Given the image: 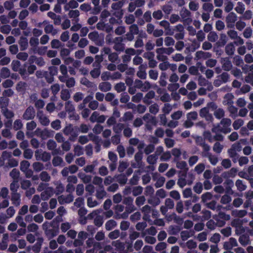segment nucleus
Listing matches in <instances>:
<instances>
[{
    "instance_id": "1",
    "label": "nucleus",
    "mask_w": 253,
    "mask_h": 253,
    "mask_svg": "<svg viewBox=\"0 0 253 253\" xmlns=\"http://www.w3.org/2000/svg\"><path fill=\"white\" fill-rule=\"evenodd\" d=\"M59 217L58 219V217H56L50 223L45 222L42 224L45 234L49 239L53 238L59 233Z\"/></svg>"
},
{
    "instance_id": "2",
    "label": "nucleus",
    "mask_w": 253,
    "mask_h": 253,
    "mask_svg": "<svg viewBox=\"0 0 253 253\" xmlns=\"http://www.w3.org/2000/svg\"><path fill=\"white\" fill-rule=\"evenodd\" d=\"M36 111L34 107L30 106L27 108L23 114L22 118L25 120H30L34 119L35 117Z\"/></svg>"
},
{
    "instance_id": "3",
    "label": "nucleus",
    "mask_w": 253,
    "mask_h": 253,
    "mask_svg": "<svg viewBox=\"0 0 253 253\" xmlns=\"http://www.w3.org/2000/svg\"><path fill=\"white\" fill-rule=\"evenodd\" d=\"M237 15L233 12H230L226 17V22L228 28H233L234 27V23L237 20Z\"/></svg>"
},
{
    "instance_id": "4",
    "label": "nucleus",
    "mask_w": 253,
    "mask_h": 253,
    "mask_svg": "<svg viewBox=\"0 0 253 253\" xmlns=\"http://www.w3.org/2000/svg\"><path fill=\"white\" fill-rule=\"evenodd\" d=\"M37 117L39 119V122L42 126H47L49 125L50 121L46 116L44 115L42 111H38Z\"/></svg>"
},
{
    "instance_id": "5",
    "label": "nucleus",
    "mask_w": 253,
    "mask_h": 253,
    "mask_svg": "<svg viewBox=\"0 0 253 253\" xmlns=\"http://www.w3.org/2000/svg\"><path fill=\"white\" fill-rule=\"evenodd\" d=\"M211 131L214 133L220 132L226 134L229 133L231 131V129L229 126H223V127H221L219 125H217V126L212 128Z\"/></svg>"
},
{
    "instance_id": "6",
    "label": "nucleus",
    "mask_w": 253,
    "mask_h": 253,
    "mask_svg": "<svg viewBox=\"0 0 253 253\" xmlns=\"http://www.w3.org/2000/svg\"><path fill=\"white\" fill-rule=\"evenodd\" d=\"M53 188L52 187H48L41 193V198L43 201H46L53 195Z\"/></svg>"
},
{
    "instance_id": "7",
    "label": "nucleus",
    "mask_w": 253,
    "mask_h": 253,
    "mask_svg": "<svg viewBox=\"0 0 253 253\" xmlns=\"http://www.w3.org/2000/svg\"><path fill=\"white\" fill-rule=\"evenodd\" d=\"M222 63V68L224 71H229L232 67V65L231 61L229 60L228 57L222 58L221 59Z\"/></svg>"
},
{
    "instance_id": "8",
    "label": "nucleus",
    "mask_w": 253,
    "mask_h": 253,
    "mask_svg": "<svg viewBox=\"0 0 253 253\" xmlns=\"http://www.w3.org/2000/svg\"><path fill=\"white\" fill-rule=\"evenodd\" d=\"M237 171L238 170L236 168H232L230 169L229 171L223 172L221 174V176L224 178L234 177L236 176Z\"/></svg>"
},
{
    "instance_id": "9",
    "label": "nucleus",
    "mask_w": 253,
    "mask_h": 253,
    "mask_svg": "<svg viewBox=\"0 0 253 253\" xmlns=\"http://www.w3.org/2000/svg\"><path fill=\"white\" fill-rule=\"evenodd\" d=\"M43 242V239L42 237H39L37 238L36 243L32 247V250L34 252L39 253L41 251Z\"/></svg>"
},
{
    "instance_id": "10",
    "label": "nucleus",
    "mask_w": 253,
    "mask_h": 253,
    "mask_svg": "<svg viewBox=\"0 0 253 253\" xmlns=\"http://www.w3.org/2000/svg\"><path fill=\"white\" fill-rule=\"evenodd\" d=\"M99 89L103 92H107L111 89V84L108 82H102L99 84Z\"/></svg>"
},
{
    "instance_id": "11",
    "label": "nucleus",
    "mask_w": 253,
    "mask_h": 253,
    "mask_svg": "<svg viewBox=\"0 0 253 253\" xmlns=\"http://www.w3.org/2000/svg\"><path fill=\"white\" fill-rule=\"evenodd\" d=\"M176 162V168L182 169L184 171V174H183V176H186V173L188 170V168H187V165L185 161H178Z\"/></svg>"
},
{
    "instance_id": "12",
    "label": "nucleus",
    "mask_w": 253,
    "mask_h": 253,
    "mask_svg": "<svg viewBox=\"0 0 253 253\" xmlns=\"http://www.w3.org/2000/svg\"><path fill=\"white\" fill-rule=\"evenodd\" d=\"M20 50L24 51L26 50L28 46V41L27 38L21 37L19 41Z\"/></svg>"
},
{
    "instance_id": "13",
    "label": "nucleus",
    "mask_w": 253,
    "mask_h": 253,
    "mask_svg": "<svg viewBox=\"0 0 253 253\" xmlns=\"http://www.w3.org/2000/svg\"><path fill=\"white\" fill-rule=\"evenodd\" d=\"M11 200L12 204L15 206H18L20 203V195L18 193H11Z\"/></svg>"
},
{
    "instance_id": "14",
    "label": "nucleus",
    "mask_w": 253,
    "mask_h": 253,
    "mask_svg": "<svg viewBox=\"0 0 253 253\" xmlns=\"http://www.w3.org/2000/svg\"><path fill=\"white\" fill-rule=\"evenodd\" d=\"M155 96V93L153 90H150L146 93L143 102L147 104H150L151 101H149V99H151L154 98Z\"/></svg>"
},
{
    "instance_id": "15",
    "label": "nucleus",
    "mask_w": 253,
    "mask_h": 253,
    "mask_svg": "<svg viewBox=\"0 0 253 253\" xmlns=\"http://www.w3.org/2000/svg\"><path fill=\"white\" fill-rule=\"evenodd\" d=\"M235 50V46L232 42L227 44L225 48L226 53L229 55L232 56L234 54Z\"/></svg>"
},
{
    "instance_id": "16",
    "label": "nucleus",
    "mask_w": 253,
    "mask_h": 253,
    "mask_svg": "<svg viewBox=\"0 0 253 253\" xmlns=\"http://www.w3.org/2000/svg\"><path fill=\"white\" fill-rule=\"evenodd\" d=\"M227 42V37L224 34H222L220 35L219 40L215 43V45L217 46L223 47Z\"/></svg>"
},
{
    "instance_id": "17",
    "label": "nucleus",
    "mask_w": 253,
    "mask_h": 253,
    "mask_svg": "<svg viewBox=\"0 0 253 253\" xmlns=\"http://www.w3.org/2000/svg\"><path fill=\"white\" fill-rule=\"evenodd\" d=\"M235 185L237 187V190L240 192H242L245 190L247 188V186L244 184L243 181L241 179H238L235 182Z\"/></svg>"
},
{
    "instance_id": "18",
    "label": "nucleus",
    "mask_w": 253,
    "mask_h": 253,
    "mask_svg": "<svg viewBox=\"0 0 253 253\" xmlns=\"http://www.w3.org/2000/svg\"><path fill=\"white\" fill-rule=\"evenodd\" d=\"M117 226V222L113 219L107 221L105 223V228L107 231H110Z\"/></svg>"
},
{
    "instance_id": "19",
    "label": "nucleus",
    "mask_w": 253,
    "mask_h": 253,
    "mask_svg": "<svg viewBox=\"0 0 253 253\" xmlns=\"http://www.w3.org/2000/svg\"><path fill=\"white\" fill-rule=\"evenodd\" d=\"M126 0H119V1L113 3L111 8L115 10L122 9V7L124 6Z\"/></svg>"
},
{
    "instance_id": "20",
    "label": "nucleus",
    "mask_w": 253,
    "mask_h": 253,
    "mask_svg": "<svg viewBox=\"0 0 253 253\" xmlns=\"http://www.w3.org/2000/svg\"><path fill=\"white\" fill-rule=\"evenodd\" d=\"M239 242L243 246H246L250 243L249 237L246 235H242L239 238Z\"/></svg>"
},
{
    "instance_id": "21",
    "label": "nucleus",
    "mask_w": 253,
    "mask_h": 253,
    "mask_svg": "<svg viewBox=\"0 0 253 253\" xmlns=\"http://www.w3.org/2000/svg\"><path fill=\"white\" fill-rule=\"evenodd\" d=\"M26 83L24 82H19L16 85V90L18 92H24L26 90Z\"/></svg>"
},
{
    "instance_id": "22",
    "label": "nucleus",
    "mask_w": 253,
    "mask_h": 253,
    "mask_svg": "<svg viewBox=\"0 0 253 253\" xmlns=\"http://www.w3.org/2000/svg\"><path fill=\"white\" fill-rule=\"evenodd\" d=\"M0 76L3 79L8 78L10 76L9 69L7 67H2L0 70Z\"/></svg>"
},
{
    "instance_id": "23",
    "label": "nucleus",
    "mask_w": 253,
    "mask_h": 253,
    "mask_svg": "<svg viewBox=\"0 0 253 253\" xmlns=\"http://www.w3.org/2000/svg\"><path fill=\"white\" fill-rule=\"evenodd\" d=\"M9 99L6 97H0V108H6L8 105Z\"/></svg>"
},
{
    "instance_id": "24",
    "label": "nucleus",
    "mask_w": 253,
    "mask_h": 253,
    "mask_svg": "<svg viewBox=\"0 0 253 253\" xmlns=\"http://www.w3.org/2000/svg\"><path fill=\"white\" fill-rule=\"evenodd\" d=\"M61 98L64 101H67L70 98V93L67 89L62 90L60 95Z\"/></svg>"
},
{
    "instance_id": "25",
    "label": "nucleus",
    "mask_w": 253,
    "mask_h": 253,
    "mask_svg": "<svg viewBox=\"0 0 253 253\" xmlns=\"http://www.w3.org/2000/svg\"><path fill=\"white\" fill-rule=\"evenodd\" d=\"M65 108L68 113H73L75 111V107L71 101H67L65 103Z\"/></svg>"
},
{
    "instance_id": "26",
    "label": "nucleus",
    "mask_w": 253,
    "mask_h": 253,
    "mask_svg": "<svg viewBox=\"0 0 253 253\" xmlns=\"http://www.w3.org/2000/svg\"><path fill=\"white\" fill-rule=\"evenodd\" d=\"M124 128V125L122 123L116 124L114 126L113 131L116 134H120Z\"/></svg>"
},
{
    "instance_id": "27",
    "label": "nucleus",
    "mask_w": 253,
    "mask_h": 253,
    "mask_svg": "<svg viewBox=\"0 0 253 253\" xmlns=\"http://www.w3.org/2000/svg\"><path fill=\"white\" fill-rule=\"evenodd\" d=\"M126 89V86H125V84L123 82L118 83L115 85V89L118 93L124 91Z\"/></svg>"
},
{
    "instance_id": "28",
    "label": "nucleus",
    "mask_w": 253,
    "mask_h": 253,
    "mask_svg": "<svg viewBox=\"0 0 253 253\" xmlns=\"http://www.w3.org/2000/svg\"><path fill=\"white\" fill-rule=\"evenodd\" d=\"M139 236L140 233L136 231H133L132 233H130L129 234V238L131 242L129 246H128V248L131 247L133 241L135 240L137 238H138Z\"/></svg>"
},
{
    "instance_id": "29",
    "label": "nucleus",
    "mask_w": 253,
    "mask_h": 253,
    "mask_svg": "<svg viewBox=\"0 0 253 253\" xmlns=\"http://www.w3.org/2000/svg\"><path fill=\"white\" fill-rule=\"evenodd\" d=\"M52 165L54 167L60 166L63 162L62 158L59 156L54 157L52 159Z\"/></svg>"
},
{
    "instance_id": "30",
    "label": "nucleus",
    "mask_w": 253,
    "mask_h": 253,
    "mask_svg": "<svg viewBox=\"0 0 253 253\" xmlns=\"http://www.w3.org/2000/svg\"><path fill=\"white\" fill-rule=\"evenodd\" d=\"M117 181L122 185H125L127 180L126 176L123 174H119L117 176Z\"/></svg>"
},
{
    "instance_id": "31",
    "label": "nucleus",
    "mask_w": 253,
    "mask_h": 253,
    "mask_svg": "<svg viewBox=\"0 0 253 253\" xmlns=\"http://www.w3.org/2000/svg\"><path fill=\"white\" fill-rule=\"evenodd\" d=\"M40 177L41 180L44 182H48L50 179V175L45 171H43L40 173Z\"/></svg>"
},
{
    "instance_id": "32",
    "label": "nucleus",
    "mask_w": 253,
    "mask_h": 253,
    "mask_svg": "<svg viewBox=\"0 0 253 253\" xmlns=\"http://www.w3.org/2000/svg\"><path fill=\"white\" fill-rule=\"evenodd\" d=\"M224 111L222 108L217 109L214 113V115L215 116V118L217 119H221L222 117H224Z\"/></svg>"
},
{
    "instance_id": "33",
    "label": "nucleus",
    "mask_w": 253,
    "mask_h": 253,
    "mask_svg": "<svg viewBox=\"0 0 253 253\" xmlns=\"http://www.w3.org/2000/svg\"><path fill=\"white\" fill-rule=\"evenodd\" d=\"M148 202L153 207H156L160 204V200L158 197H153L148 200Z\"/></svg>"
},
{
    "instance_id": "34",
    "label": "nucleus",
    "mask_w": 253,
    "mask_h": 253,
    "mask_svg": "<svg viewBox=\"0 0 253 253\" xmlns=\"http://www.w3.org/2000/svg\"><path fill=\"white\" fill-rule=\"evenodd\" d=\"M244 124V121L242 119H239L235 120L233 123V127L235 130H238Z\"/></svg>"
},
{
    "instance_id": "35",
    "label": "nucleus",
    "mask_w": 253,
    "mask_h": 253,
    "mask_svg": "<svg viewBox=\"0 0 253 253\" xmlns=\"http://www.w3.org/2000/svg\"><path fill=\"white\" fill-rule=\"evenodd\" d=\"M88 38L93 42H97L99 38V34L97 31L90 32L88 35Z\"/></svg>"
},
{
    "instance_id": "36",
    "label": "nucleus",
    "mask_w": 253,
    "mask_h": 253,
    "mask_svg": "<svg viewBox=\"0 0 253 253\" xmlns=\"http://www.w3.org/2000/svg\"><path fill=\"white\" fill-rule=\"evenodd\" d=\"M79 131V128L77 126H75V130L70 134L69 140L71 141H75L78 135Z\"/></svg>"
},
{
    "instance_id": "37",
    "label": "nucleus",
    "mask_w": 253,
    "mask_h": 253,
    "mask_svg": "<svg viewBox=\"0 0 253 253\" xmlns=\"http://www.w3.org/2000/svg\"><path fill=\"white\" fill-rule=\"evenodd\" d=\"M171 153L172 155L175 157L174 160V161H177L181 155V152L180 150L176 148L172 149Z\"/></svg>"
},
{
    "instance_id": "38",
    "label": "nucleus",
    "mask_w": 253,
    "mask_h": 253,
    "mask_svg": "<svg viewBox=\"0 0 253 253\" xmlns=\"http://www.w3.org/2000/svg\"><path fill=\"white\" fill-rule=\"evenodd\" d=\"M200 46V43L197 41L196 40H194L191 43V45L189 47V50L194 52L197 49L199 48Z\"/></svg>"
},
{
    "instance_id": "39",
    "label": "nucleus",
    "mask_w": 253,
    "mask_h": 253,
    "mask_svg": "<svg viewBox=\"0 0 253 253\" xmlns=\"http://www.w3.org/2000/svg\"><path fill=\"white\" fill-rule=\"evenodd\" d=\"M34 170L36 172H39L44 169L43 165L40 162H35L33 164Z\"/></svg>"
},
{
    "instance_id": "40",
    "label": "nucleus",
    "mask_w": 253,
    "mask_h": 253,
    "mask_svg": "<svg viewBox=\"0 0 253 253\" xmlns=\"http://www.w3.org/2000/svg\"><path fill=\"white\" fill-rule=\"evenodd\" d=\"M158 157L157 155L152 154L148 156L147 158V162L151 165H154L156 163Z\"/></svg>"
},
{
    "instance_id": "41",
    "label": "nucleus",
    "mask_w": 253,
    "mask_h": 253,
    "mask_svg": "<svg viewBox=\"0 0 253 253\" xmlns=\"http://www.w3.org/2000/svg\"><path fill=\"white\" fill-rule=\"evenodd\" d=\"M19 185L17 181H13L10 185V189L11 193H17Z\"/></svg>"
},
{
    "instance_id": "42",
    "label": "nucleus",
    "mask_w": 253,
    "mask_h": 253,
    "mask_svg": "<svg viewBox=\"0 0 253 253\" xmlns=\"http://www.w3.org/2000/svg\"><path fill=\"white\" fill-rule=\"evenodd\" d=\"M218 39V36L215 32H210L208 35V40L211 42H215Z\"/></svg>"
},
{
    "instance_id": "43",
    "label": "nucleus",
    "mask_w": 253,
    "mask_h": 253,
    "mask_svg": "<svg viewBox=\"0 0 253 253\" xmlns=\"http://www.w3.org/2000/svg\"><path fill=\"white\" fill-rule=\"evenodd\" d=\"M3 115L6 118L9 119H11L14 115V113L12 111L8 109L7 108L3 110Z\"/></svg>"
},
{
    "instance_id": "44",
    "label": "nucleus",
    "mask_w": 253,
    "mask_h": 253,
    "mask_svg": "<svg viewBox=\"0 0 253 253\" xmlns=\"http://www.w3.org/2000/svg\"><path fill=\"white\" fill-rule=\"evenodd\" d=\"M245 9V5L242 2H238L237 6L235 7V10L239 14H242Z\"/></svg>"
},
{
    "instance_id": "45",
    "label": "nucleus",
    "mask_w": 253,
    "mask_h": 253,
    "mask_svg": "<svg viewBox=\"0 0 253 253\" xmlns=\"http://www.w3.org/2000/svg\"><path fill=\"white\" fill-rule=\"evenodd\" d=\"M199 145L202 147L204 152H206L207 154L204 155L205 156H207L208 153H210L209 151L210 150V146L205 141H203L199 144Z\"/></svg>"
},
{
    "instance_id": "46",
    "label": "nucleus",
    "mask_w": 253,
    "mask_h": 253,
    "mask_svg": "<svg viewBox=\"0 0 253 253\" xmlns=\"http://www.w3.org/2000/svg\"><path fill=\"white\" fill-rule=\"evenodd\" d=\"M143 191V188L141 186H135L133 188L132 195L134 196H137L140 195Z\"/></svg>"
},
{
    "instance_id": "47",
    "label": "nucleus",
    "mask_w": 253,
    "mask_h": 253,
    "mask_svg": "<svg viewBox=\"0 0 253 253\" xmlns=\"http://www.w3.org/2000/svg\"><path fill=\"white\" fill-rule=\"evenodd\" d=\"M30 163L26 160H23L20 163V170L24 171L29 169L30 167Z\"/></svg>"
},
{
    "instance_id": "48",
    "label": "nucleus",
    "mask_w": 253,
    "mask_h": 253,
    "mask_svg": "<svg viewBox=\"0 0 253 253\" xmlns=\"http://www.w3.org/2000/svg\"><path fill=\"white\" fill-rule=\"evenodd\" d=\"M113 245L116 248V249L119 251H124L125 249V245L123 243L118 240L116 242H114Z\"/></svg>"
},
{
    "instance_id": "49",
    "label": "nucleus",
    "mask_w": 253,
    "mask_h": 253,
    "mask_svg": "<svg viewBox=\"0 0 253 253\" xmlns=\"http://www.w3.org/2000/svg\"><path fill=\"white\" fill-rule=\"evenodd\" d=\"M234 95L232 93H227L224 96V99L227 101L226 104L228 105H231L233 104V99Z\"/></svg>"
},
{
    "instance_id": "50",
    "label": "nucleus",
    "mask_w": 253,
    "mask_h": 253,
    "mask_svg": "<svg viewBox=\"0 0 253 253\" xmlns=\"http://www.w3.org/2000/svg\"><path fill=\"white\" fill-rule=\"evenodd\" d=\"M159 110V106L157 103H154L149 107V112L154 115H156Z\"/></svg>"
},
{
    "instance_id": "51",
    "label": "nucleus",
    "mask_w": 253,
    "mask_h": 253,
    "mask_svg": "<svg viewBox=\"0 0 253 253\" xmlns=\"http://www.w3.org/2000/svg\"><path fill=\"white\" fill-rule=\"evenodd\" d=\"M33 155V152L31 149H26L24 151L23 156L25 159H31Z\"/></svg>"
},
{
    "instance_id": "52",
    "label": "nucleus",
    "mask_w": 253,
    "mask_h": 253,
    "mask_svg": "<svg viewBox=\"0 0 253 253\" xmlns=\"http://www.w3.org/2000/svg\"><path fill=\"white\" fill-rule=\"evenodd\" d=\"M193 190L195 192H196L197 194H200L202 190H203V185L202 184L198 182L196 183L195 186L193 187Z\"/></svg>"
},
{
    "instance_id": "53",
    "label": "nucleus",
    "mask_w": 253,
    "mask_h": 253,
    "mask_svg": "<svg viewBox=\"0 0 253 253\" xmlns=\"http://www.w3.org/2000/svg\"><path fill=\"white\" fill-rule=\"evenodd\" d=\"M231 197L227 194H225L222 196L220 202L222 204H227L229 203L231 201Z\"/></svg>"
},
{
    "instance_id": "54",
    "label": "nucleus",
    "mask_w": 253,
    "mask_h": 253,
    "mask_svg": "<svg viewBox=\"0 0 253 253\" xmlns=\"http://www.w3.org/2000/svg\"><path fill=\"white\" fill-rule=\"evenodd\" d=\"M16 57L20 60L25 61L28 59V54L26 52H20L17 53Z\"/></svg>"
},
{
    "instance_id": "55",
    "label": "nucleus",
    "mask_w": 253,
    "mask_h": 253,
    "mask_svg": "<svg viewBox=\"0 0 253 253\" xmlns=\"http://www.w3.org/2000/svg\"><path fill=\"white\" fill-rule=\"evenodd\" d=\"M75 130V126L73 127L72 125L70 124L69 126H66L64 129V133L65 135H68L70 134L73 131Z\"/></svg>"
},
{
    "instance_id": "56",
    "label": "nucleus",
    "mask_w": 253,
    "mask_h": 253,
    "mask_svg": "<svg viewBox=\"0 0 253 253\" xmlns=\"http://www.w3.org/2000/svg\"><path fill=\"white\" fill-rule=\"evenodd\" d=\"M223 149V146L219 142H216L214 144L213 150L216 153H220Z\"/></svg>"
},
{
    "instance_id": "57",
    "label": "nucleus",
    "mask_w": 253,
    "mask_h": 253,
    "mask_svg": "<svg viewBox=\"0 0 253 253\" xmlns=\"http://www.w3.org/2000/svg\"><path fill=\"white\" fill-rule=\"evenodd\" d=\"M43 77L45 78L46 82L49 83H52L54 81V77L52 75L49 74L47 71L43 73Z\"/></svg>"
},
{
    "instance_id": "58",
    "label": "nucleus",
    "mask_w": 253,
    "mask_h": 253,
    "mask_svg": "<svg viewBox=\"0 0 253 253\" xmlns=\"http://www.w3.org/2000/svg\"><path fill=\"white\" fill-rule=\"evenodd\" d=\"M32 184L29 180H23L21 182V187L22 189L26 190L30 188Z\"/></svg>"
},
{
    "instance_id": "59",
    "label": "nucleus",
    "mask_w": 253,
    "mask_h": 253,
    "mask_svg": "<svg viewBox=\"0 0 253 253\" xmlns=\"http://www.w3.org/2000/svg\"><path fill=\"white\" fill-rule=\"evenodd\" d=\"M220 232L225 237H228L231 235V228L230 227H227L225 228L222 229Z\"/></svg>"
},
{
    "instance_id": "60",
    "label": "nucleus",
    "mask_w": 253,
    "mask_h": 253,
    "mask_svg": "<svg viewBox=\"0 0 253 253\" xmlns=\"http://www.w3.org/2000/svg\"><path fill=\"white\" fill-rule=\"evenodd\" d=\"M120 234V232L119 230H115L109 234L108 237L111 239H116L119 237Z\"/></svg>"
},
{
    "instance_id": "61",
    "label": "nucleus",
    "mask_w": 253,
    "mask_h": 253,
    "mask_svg": "<svg viewBox=\"0 0 253 253\" xmlns=\"http://www.w3.org/2000/svg\"><path fill=\"white\" fill-rule=\"evenodd\" d=\"M221 236L219 233H214L211 238L210 241L214 243H218L220 240Z\"/></svg>"
},
{
    "instance_id": "62",
    "label": "nucleus",
    "mask_w": 253,
    "mask_h": 253,
    "mask_svg": "<svg viewBox=\"0 0 253 253\" xmlns=\"http://www.w3.org/2000/svg\"><path fill=\"white\" fill-rule=\"evenodd\" d=\"M36 126L37 124L34 121H32L30 122H28L26 124V128L27 130L29 131L33 130L36 127Z\"/></svg>"
},
{
    "instance_id": "63",
    "label": "nucleus",
    "mask_w": 253,
    "mask_h": 253,
    "mask_svg": "<svg viewBox=\"0 0 253 253\" xmlns=\"http://www.w3.org/2000/svg\"><path fill=\"white\" fill-rule=\"evenodd\" d=\"M203 9L207 12H211L213 9V6L211 3H204L203 5Z\"/></svg>"
},
{
    "instance_id": "64",
    "label": "nucleus",
    "mask_w": 253,
    "mask_h": 253,
    "mask_svg": "<svg viewBox=\"0 0 253 253\" xmlns=\"http://www.w3.org/2000/svg\"><path fill=\"white\" fill-rule=\"evenodd\" d=\"M143 98V93L138 92L132 97V101L135 103L139 102Z\"/></svg>"
}]
</instances>
